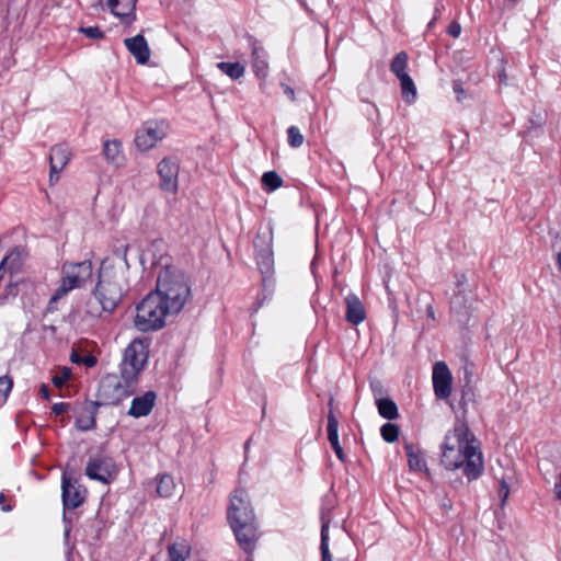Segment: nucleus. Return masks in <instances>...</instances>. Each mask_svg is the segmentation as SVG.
I'll return each mask as SVG.
<instances>
[{
    "instance_id": "nucleus-17",
    "label": "nucleus",
    "mask_w": 561,
    "mask_h": 561,
    "mask_svg": "<svg viewBox=\"0 0 561 561\" xmlns=\"http://www.w3.org/2000/svg\"><path fill=\"white\" fill-rule=\"evenodd\" d=\"M156 399L157 394L153 391H147L145 394L134 398L127 412L128 415L136 419L149 415L156 404Z\"/></svg>"
},
{
    "instance_id": "nucleus-37",
    "label": "nucleus",
    "mask_w": 561,
    "mask_h": 561,
    "mask_svg": "<svg viewBox=\"0 0 561 561\" xmlns=\"http://www.w3.org/2000/svg\"><path fill=\"white\" fill-rule=\"evenodd\" d=\"M71 370L68 367L62 368L58 374L53 376L51 382L56 388H61L70 378Z\"/></svg>"
},
{
    "instance_id": "nucleus-9",
    "label": "nucleus",
    "mask_w": 561,
    "mask_h": 561,
    "mask_svg": "<svg viewBox=\"0 0 561 561\" xmlns=\"http://www.w3.org/2000/svg\"><path fill=\"white\" fill-rule=\"evenodd\" d=\"M93 275V265L90 260L82 262H65L61 266V278H64L72 287L80 288L85 282L91 279Z\"/></svg>"
},
{
    "instance_id": "nucleus-8",
    "label": "nucleus",
    "mask_w": 561,
    "mask_h": 561,
    "mask_svg": "<svg viewBox=\"0 0 561 561\" xmlns=\"http://www.w3.org/2000/svg\"><path fill=\"white\" fill-rule=\"evenodd\" d=\"M168 124L162 121H149L137 130L135 144L138 149L147 151L168 135Z\"/></svg>"
},
{
    "instance_id": "nucleus-23",
    "label": "nucleus",
    "mask_w": 561,
    "mask_h": 561,
    "mask_svg": "<svg viewBox=\"0 0 561 561\" xmlns=\"http://www.w3.org/2000/svg\"><path fill=\"white\" fill-rule=\"evenodd\" d=\"M170 561H185L191 554V545L185 539H176L168 547Z\"/></svg>"
},
{
    "instance_id": "nucleus-45",
    "label": "nucleus",
    "mask_w": 561,
    "mask_h": 561,
    "mask_svg": "<svg viewBox=\"0 0 561 561\" xmlns=\"http://www.w3.org/2000/svg\"><path fill=\"white\" fill-rule=\"evenodd\" d=\"M454 92L457 94V100L460 101L465 95V90L459 82H454Z\"/></svg>"
},
{
    "instance_id": "nucleus-29",
    "label": "nucleus",
    "mask_w": 561,
    "mask_h": 561,
    "mask_svg": "<svg viewBox=\"0 0 561 561\" xmlns=\"http://www.w3.org/2000/svg\"><path fill=\"white\" fill-rule=\"evenodd\" d=\"M400 80V87L402 91V98L408 103H413L416 99L417 92L416 87L412 80V78L408 76H402Z\"/></svg>"
},
{
    "instance_id": "nucleus-2",
    "label": "nucleus",
    "mask_w": 561,
    "mask_h": 561,
    "mask_svg": "<svg viewBox=\"0 0 561 561\" xmlns=\"http://www.w3.org/2000/svg\"><path fill=\"white\" fill-rule=\"evenodd\" d=\"M440 449V462L447 470L462 468L469 481L477 480L482 474L484 463L479 443L463 420H456L453 428L445 435Z\"/></svg>"
},
{
    "instance_id": "nucleus-31",
    "label": "nucleus",
    "mask_w": 561,
    "mask_h": 561,
    "mask_svg": "<svg viewBox=\"0 0 561 561\" xmlns=\"http://www.w3.org/2000/svg\"><path fill=\"white\" fill-rule=\"evenodd\" d=\"M328 439L330 442V445H334L340 443L339 442V422L332 410L328 414Z\"/></svg>"
},
{
    "instance_id": "nucleus-16",
    "label": "nucleus",
    "mask_w": 561,
    "mask_h": 561,
    "mask_svg": "<svg viewBox=\"0 0 561 561\" xmlns=\"http://www.w3.org/2000/svg\"><path fill=\"white\" fill-rule=\"evenodd\" d=\"M124 44L139 65H145L149 61L150 48L146 38L141 34L125 38Z\"/></svg>"
},
{
    "instance_id": "nucleus-40",
    "label": "nucleus",
    "mask_w": 561,
    "mask_h": 561,
    "mask_svg": "<svg viewBox=\"0 0 561 561\" xmlns=\"http://www.w3.org/2000/svg\"><path fill=\"white\" fill-rule=\"evenodd\" d=\"M508 495H510V486H508L507 482L504 479H502L500 481V488H499V496H500L502 505L505 504Z\"/></svg>"
},
{
    "instance_id": "nucleus-48",
    "label": "nucleus",
    "mask_w": 561,
    "mask_h": 561,
    "mask_svg": "<svg viewBox=\"0 0 561 561\" xmlns=\"http://www.w3.org/2000/svg\"><path fill=\"white\" fill-rule=\"evenodd\" d=\"M7 497L4 493L0 492V507L3 512H10L12 508L10 505H5Z\"/></svg>"
},
{
    "instance_id": "nucleus-6",
    "label": "nucleus",
    "mask_w": 561,
    "mask_h": 561,
    "mask_svg": "<svg viewBox=\"0 0 561 561\" xmlns=\"http://www.w3.org/2000/svg\"><path fill=\"white\" fill-rule=\"evenodd\" d=\"M149 356L148 346L139 339L133 340L125 348L119 366V373L129 380L138 382L139 375L147 365Z\"/></svg>"
},
{
    "instance_id": "nucleus-49",
    "label": "nucleus",
    "mask_w": 561,
    "mask_h": 561,
    "mask_svg": "<svg viewBox=\"0 0 561 561\" xmlns=\"http://www.w3.org/2000/svg\"><path fill=\"white\" fill-rule=\"evenodd\" d=\"M71 529L72 528H66L65 529V534H64L65 543H66V546L68 547L69 550L73 549V545L70 543V533H71Z\"/></svg>"
},
{
    "instance_id": "nucleus-54",
    "label": "nucleus",
    "mask_w": 561,
    "mask_h": 561,
    "mask_svg": "<svg viewBox=\"0 0 561 561\" xmlns=\"http://www.w3.org/2000/svg\"><path fill=\"white\" fill-rule=\"evenodd\" d=\"M545 123V119L542 117H539V121H537L538 125H542Z\"/></svg>"
},
{
    "instance_id": "nucleus-10",
    "label": "nucleus",
    "mask_w": 561,
    "mask_h": 561,
    "mask_svg": "<svg viewBox=\"0 0 561 561\" xmlns=\"http://www.w3.org/2000/svg\"><path fill=\"white\" fill-rule=\"evenodd\" d=\"M87 490L72 479L67 471L61 477V497L65 510H75L79 507L85 499Z\"/></svg>"
},
{
    "instance_id": "nucleus-27",
    "label": "nucleus",
    "mask_w": 561,
    "mask_h": 561,
    "mask_svg": "<svg viewBox=\"0 0 561 561\" xmlns=\"http://www.w3.org/2000/svg\"><path fill=\"white\" fill-rule=\"evenodd\" d=\"M75 288L72 285L68 284L64 278L60 279L59 286L53 294V296L49 299L48 302V310L54 311L57 309V304L59 300L65 298L70 291H72Z\"/></svg>"
},
{
    "instance_id": "nucleus-55",
    "label": "nucleus",
    "mask_w": 561,
    "mask_h": 561,
    "mask_svg": "<svg viewBox=\"0 0 561 561\" xmlns=\"http://www.w3.org/2000/svg\"><path fill=\"white\" fill-rule=\"evenodd\" d=\"M250 440H248L244 445V448L247 449L249 447Z\"/></svg>"
},
{
    "instance_id": "nucleus-56",
    "label": "nucleus",
    "mask_w": 561,
    "mask_h": 561,
    "mask_svg": "<svg viewBox=\"0 0 561 561\" xmlns=\"http://www.w3.org/2000/svg\"><path fill=\"white\" fill-rule=\"evenodd\" d=\"M506 79V76L505 75H501V80H505Z\"/></svg>"
},
{
    "instance_id": "nucleus-53",
    "label": "nucleus",
    "mask_w": 561,
    "mask_h": 561,
    "mask_svg": "<svg viewBox=\"0 0 561 561\" xmlns=\"http://www.w3.org/2000/svg\"><path fill=\"white\" fill-rule=\"evenodd\" d=\"M81 359L82 358L78 354H76V353L71 354V362L72 363H81Z\"/></svg>"
},
{
    "instance_id": "nucleus-38",
    "label": "nucleus",
    "mask_w": 561,
    "mask_h": 561,
    "mask_svg": "<svg viewBox=\"0 0 561 561\" xmlns=\"http://www.w3.org/2000/svg\"><path fill=\"white\" fill-rule=\"evenodd\" d=\"M19 256L20 253L18 251H11L10 254L3 257V260L0 263V279L3 277L7 264L15 263V266H18Z\"/></svg>"
},
{
    "instance_id": "nucleus-34",
    "label": "nucleus",
    "mask_w": 561,
    "mask_h": 561,
    "mask_svg": "<svg viewBox=\"0 0 561 561\" xmlns=\"http://www.w3.org/2000/svg\"><path fill=\"white\" fill-rule=\"evenodd\" d=\"M288 135V144L293 148H299L304 144V135L300 133L299 128L296 126H290L287 129Z\"/></svg>"
},
{
    "instance_id": "nucleus-41",
    "label": "nucleus",
    "mask_w": 561,
    "mask_h": 561,
    "mask_svg": "<svg viewBox=\"0 0 561 561\" xmlns=\"http://www.w3.org/2000/svg\"><path fill=\"white\" fill-rule=\"evenodd\" d=\"M69 410L70 404L67 402H58L51 407V411L56 416L67 413Z\"/></svg>"
},
{
    "instance_id": "nucleus-36",
    "label": "nucleus",
    "mask_w": 561,
    "mask_h": 561,
    "mask_svg": "<svg viewBox=\"0 0 561 561\" xmlns=\"http://www.w3.org/2000/svg\"><path fill=\"white\" fill-rule=\"evenodd\" d=\"M329 528H321V543H320V550H321V558L322 561H332L331 553L329 551Z\"/></svg>"
},
{
    "instance_id": "nucleus-15",
    "label": "nucleus",
    "mask_w": 561,
    "mask_h": 561,
    "mask_svg": "<svg viewBox=\"0 0 561 561\" xmlns=\"http://www.w3.org/2000/svg\"><path fill=\"white\" fill-rule=\"evenodd\" d=\"M138 0H106L110 12L126 24L136 21V4Z\"/></svg>"
},
{
    "instance_id": "nucleus-25",
    "label": "nucleus",
    "mask_w": 561,
    "mask_h": 561,
    "mask_svg": "<svg viewBox=\"0 0 561 561\" xmlns=\"http://www.w3.org/2000/svg\"><path fill=\"white\" fill-rule=\"evenodd\" d=\"M103 153L107 161L121 163L123 160L122 144L118 140H106L103 145Z\"/></svg>"
},
{
    "instance_id": "nucleus-33",
    "label": "nucleus",
    "mask_w": 561,
    "mask_h": 561,
    "mask_svg": "<svg viewBox=\"0 0 561 561\" xmlns=\"http://www.w3.org/2000/svg\"><path fill=\"white\" fill-rule=\"evenodd\" d=\"M381 437L387 443H394L399 438V426L394 423H386L380 428Z\"/></svg>"
},
{
    "instance_id": "nucleus-57",
    "label": "nucleus",
    "mask_w": 561,
    "mask_h": 561,
    "mask_svg": "<svg viewBox=\"0 0 561 561\" xmlns=\"http://www.w3.org/2000/svg\"><path fill=\"white\" fill-rule=\"evenodd\" d=\"M245 561H253V560H252V558L249 557Z\"/></svg>"
},
{
    "instance_id": "nucleus-21",
    "label": "nucleus",
    "mask_w": 561,
    "mask_h": 561,
    "mask_svg": "<svg viewBox=\"0 0 561 561\" xmlns=\"http://www.w3.org/2000/svg\"><path fill=\"white\" fill-rule=\"evenodd\" d=\"M252 49V68L255 76L260 79H265L268 73V64L266 60V53L263 47L259 46L256 41L250 39Z\"/></svg>"
},
{
    "instance_id": "nucleus-24",
    "label": "nucleus",
    "mask_w": 561,
    "mask_h": 561,
    "mask_svg": "<svg viewBox=\"0 0 561 561\" xmlns=\"http://www.w3.org/2000/svg\"><path fill=\"white\" fill-rule=\"evenodd\" d=\"M176 485L170 474H160L157 477V494L160 497H171L175 493Z\"/></svg>"
},
{
    "instance_id": "nucleus-7",
    "label": "nucleus",
    "mask_w": 561,
    "mask_h": 561,
    "mask_svg": "<svg viewBox=\"0 0 561 561\" xmlns=\"http://www.w3.org/2000/svg\"><path fill=\"white\" fill-rule=\"evenodd\" d=\"M227 516L230 526H252L255 514L245 490L237 489L232 492Z\"/></svg>"
},
{
    "instance_id": "nucleus-30",
    "label": "nucleus",
    "mask_w": 561,
    "mask_h": 561,
    "mask_svg": "<svg viewBox=\"0 0 561 561\" xmlns=\"http://www.w3.org/2000/svg\"><path fill=\"white\" fill-rule=\"evenodd\" d=\"M217 68L233 80L241 78L245 71L240 62L221 61L217 64Z\"/></svg>"
},
{
    "instance_id": "nucleus-39",
    "label": "nucleus",
    "mask_w": 561,
    "mask_h": 561,
    "mask_svg": "<svg viewBox=\"0 0 561 561\" xmlns=\"http://www.w3.org/2000/svg\"><path fill=\"white\" fill-rule=\"evenodd\" d=\"M79 32L92 39H101L104 37V32L99 26L80 27Z\"/></svg>"
},
{
    "instance_id": "nucleus-43",
    "label": "nucleus",
    "mask_w": 561,
    "mask_h": 561,
    "mask_svg": "<svg viewBox=\"0 0 561 561\" xmlns=\"http://www.w3.org/2000/svg\"><path fill=\"white\" fill-rule=\"evenodd\" d=\"M283 90H284V93L287 95V98L290 100V101H295L296 100V95H295V91L293 88H290L289 85L285 84V83H282L280 84Z\"/></svg>"
},
{
    "instance_id": "nucleus-47",
    "label": "nucleus",
    "mask_w": 561,
    "mask_h": 561,
    "mask_svg": "<svg viewBox=\"0 0 561 561\" xmlns=\"http://www.w3.org/2000/svg\"><path fill=\"white\" fill-rule=\"evenodd\" d=\"M39 392H41V396L43 399H45V400L50 399L49 388L46 383L41 385Z\"/></svg>"
},
{
    "instance_id": "nucleus-52",
    "label": "nucleus",
    "mask_w": 561,
    "mask_h": 561,
    "mask_svg": "<svg viewBox=\"0 0 561 561\" xmlns=\"http://www.w3.org/2000/svg\"><path fill=\"white\" fill-rule=\"evenodd\" d=\"M556 262H557L558 270L561 272V251L557 253Z\"/></svg>"
},
{
    "instance_id": "nucleus-20",
    "label": "nucleus",
    "mask_w": 561,
    "mask_h": 561,
    "mask_svg": "<svg viewBox=\"0 0 561 561\" xmlns=\"http://www.w3.org/2000/svg\"><path fill=\"white\" fill-rule=\"evenodd\" d=\"M236 540L239 547L248 554L251 556L255 548L256 542L260 538V534L256 528H232Z\"/></svg>"
},
{
    "instance_id": "nucleus-13",
    "label": "nucleus",
    "mask_w": 561,
    "mask_h": 561,
    "mask_svg": "<svg viewBox=\"0 0 561 561\" xmlns=\"http://www.w3.org/2000/svg\"><path fill=\"white\" fill-rule=\"evenodd\" d=\"M70 160V151L65 145H56L51 148L49 154V181L55 183L59 180V173L68 164Z\"/></svg>"
},
{
    "instance_id": "nucleus-44",
    "label": "nucleus",
    "mask_w": 561,
    "mask_h": 561,
    "mask_svg": "<svg viewBox=\"0 0 561 561\" xmlns=\"http://www.w3.org/2000/svg\"><path fill=\"white\" fill-rule=\"evenodd\" d=\"M332 449L334 450L336 457L341 460V461H344L345 460V455H344V451H343V448L341 447L340 443L337 444H334V445H331Z\"/></svg>"
},
{
    "instance_id": "nucleus-28",
    "label": "nucleus",
    "mask_w": 561,
    "mask_h": 561,
    "mask_svg": "<svg viewBox=\"0 0 561 561\" xmlns=\"http://www.w3.org/2000/svg\"><path fill=\"white\" fill-rule=\"evenodd\" d=\"M408 54L405 51H400L392 59L390 65V70L392 73L397 76L398 79L402 78V76H408L407 67H408Z\"/></svg>"
},
{
    "instance_id": "nucleus-18",
    "label": "nucleus",
    "mask_w": 561,
    "mask_h": 561,
    "mask_svg": "<svg viewBox=\"0 0 561 561\" xmlns=\"http://www.w3.org/2000/svg\"><path fill=\"white\" fill-rule=\"evenodd\" d=\"M112 463L104 458L91 459L85 467V474L92 480L106 483L111 477Z\"/></svg>"
},
{
    "instance_id": "nucleus-12",
    "label": "nucleus",
    "mask_w": 561,
    "mask_h": 561,
    "mask_svg": "<svg viewBox=\"0 0 561 561\" xmlns=\"http://www.w3.org/2000/svg\"><path fill=\"white\" fill-rule=\"evenodd\" d=\"M433 388L438 399H447L451 394L453 376L447 364L439 360L433 366Z\"/></svg>"
},
{
    "instance_id": "nucleus-42",
    "label": "nucleus",
    "mask_w": 561,
    "mask_h": 561,
    "mask_svg": "<svg viewBox=\"0 0 561 561\" xmlns=\"http://www.w3.org/2000/svg\"><path fill=\"white\" fill-rule=\"evenodd\" d=\"M447 33L454 38L459 37L461 33L460 24L456 21H453L447 28Z\"/></svg>"
},
{
    "instance_id": "nucleus-51",
    "label": "nucleus",
    "mask_w": 561,
    "mask_h": 561,
    "mask_svg": "<svg viewBox=\"0 0 561 561\" xmlns=\"http://www.w3.org/2000/svg\"><path fill=\"white\" fill-rule=\"evenodd\" d=\"M426 314L428 318H431L432 320H435V312H434V308L432 305H428L427 308H426Z\"/></svg>"
},
{
    "instance_id": "nucleus-46",
    "label": "nucleus",
    "mask_w": 561,
    "mask_h": 561,
    "mask_svg": "<svg viewBox=\"0 0 561 561\" xmlns=\"http://www.w3.org/2000/svg\"><path fill=\"white\" fill-rule=\"evenodd\" d=\"M81 362L87 366V367H93L95 364H96V358L93 356V355H88V356H84Z\"/></svg>"
},
{
    "instance_id": "nucleus-32",
    "label": "nucleus",
    "mask_w": 561,
    "mask_h": 561,
    "mask_svg": "<svg viewBox=\"0 0 561 561\" xmlns=\"http://www.w3.org/2000/svg\"><path fill=\"white\" fill-rule=\"evenodd\" d=\"M262 183L270 191H275L283 185V180L277 172L268 171L262 175Z\"/></svg>"
},
{
    "instance_id": "nucleus-3",
    "label": "nucleus",
    "mask_w": 561,
    "mask_h": 561,
    "mask_svg": "<svg viewBox=\"0 0 561 561\" xmlns=\"http://www.w3.org/2000/svg\"><path fill=\"white\" fill-rule=\"evenodd\" d=\"M154 293L160 294L171 312L178 313L190 298L191 287L184 273L164 267L159 273Z\"/></svg>"
},
{
    "instance_id": "nucleus-4",
    "label": "nucleus",
    "mask_w": 561,
    "mask_h": 561,
    "mask_svg": "<svg viewBox=\"0 0 561 561\" xmlns=\"http://www.w3.org/2000/svg\"><path fill=\"white\" fill-rule=\"evenodd\" d=\"M169 313L172 312L165 300L160 294L151 291L137 306L135 327L142 332L161 329Z\"/></svg>"
},
{
    "instance_id": "nucleus-50",
    "label": "nucleus",
    "mask_w": 561,
    "mask_h": 561,
    "mask_svg": "<svg viewBox=\"0 0 561 561\" xmlns=\"http://www.w3.org/2000/svg\"><path fill=\"white\" fill-rule=\"evenodd\" d=\"M264 263L266 264V267L268 268L270 267V264H271V253L270 252H266L264 254H261Z\"/></svg>"
},
{
    "instance_id": "nucleus-1",
    "label": "nucleus",
    "mask_w": 561,
    "mask_h": 561,
    "mask_svg": "<svg viewBox=\"0 0 561 561\" xmlns=\"http://www.w3.org/2000/svg\"><path fill=\"white\" fill-rule=\"evenodd\" d=\"M128 244L116 248L111 256L102 261L99 270V280L93 293L98 305L92 301L88 304V313L92 317H100L102 312L111 313L121 302L128 287Z\"/></svg>"
},
{
    "instance_id": "nucleus-26",
    "label": "nucleus",
    "mask_w": 561,
    "mask_h": 561,
    "mask_svg": "<svg viewBox=\"0 0 561 561\" xmlns=\"http://www.w3.org/2000/svg\"><path fill=\"white\" fill-rule=\"evenodd\" d=\"M378 413L387 420H394L399 416L396 402L389 398L376 400Z\"/></svg>"
},
{
    "instance_id": "nucleus-5",
    "label": "nucleus",
    "mask_w": 561,
    "mask_h": 561,
    "mask_svg": "<svg viewBox=\"0 0 561 561\" xmlns=\"http://www.w3.org/2000/svg\"><path fill=\"white\" fill-rule=\"evenodd\" d=\"M137 383L125 378L122 373L107 375L99 386V402L101 405H116L135 393Z\"/></svg>"
},
{
    "instance_id": "nucleus-14",
    "label": "nucleus",
    "mask_w": 561,
    "mask_h": 561,
    "mask_svg": "<svg viewBox=\"0 0 561 561\" xmlns=\"http://www.w3.org/2000/svg\"><path fill=\"white\" fill-rule=\"evenodd\" d=\"M101 407L99 401L83 403L77 411L76 426L82 431H91L96 425L98 409Z\"/></svg>"
},
{
    "instance_id": "nucleus-22",
    "label": "nucleus",
    "mask_w": 561,
    "mask_h": 561,
    "mask_svg": "<svg viewBox=\"0 0 561 561\" xmlns=\"http://www.w3.org/2000/svg\"><path fill=\"white\" fill-rule=\"evenodd\" d=\"M404 450H405V454L408 457L409 468L412 471L428 472V469L426 467V461H425L422 453L420 451V449L416 446H414L410 443H405Z\"/></svg>"
},
{
    "instance_id": "nucleus-19",
    "label": "nucleus",
    "mask_w": 561,
    "mask_h": 561,
    "mask_svg": "<svg viewBox=\"0 0 561 561\" xmlns=\"http://www.w3.org/2000/svg\"><path fill=\"white\" fill-rule=\"evenodd\" d=\"M346 312L345 319L354 325H358L366 319V311L363 302L357 295L350 293L345 297Z\"/></svg>"
},
{
    "instance_id": "nucleus-58",
    "label": "nucleus",
    "mask_w": 561,
    "mask_h": 561,
    "mask_svg": "<svg viewBox=\"0 0 561 561\" xmlns=\"http://www.w3.org/2000/svg\"><path fill=\"white\" fill-rule=\"evenodd\" d=\"M301 4L305 2V0H298Z\"/></svg>"
},
{
    "instance_id": "nucleus-11",
    "label": "nucleus",
    "mask_w": 561,
    "mask_h": 561,
    "mask_svg": "<svg viewBox=\"0 0 561 561\" xmlns=\"http://www.w3.org/2000/svg\"><path fill=\"white\" fill-rule=\"evenodd\" d=\"M179 161L174 158H163L157 167L160 176V188L163 192L175 194L179 188Z\"/></svg>"
},
{
    "instance_id": "nucleus-35",
    "label": "nucleus",
    "mask_w": 561,
    "mask_h": 561,
    "mask_svg": "<svg viewBox=\"0 0 561 561\" xmlns=\"http://www.w3.org/2000/svg\"><path fill=\"white\" fill-rule=\"evenodd\" d=\"M13 388V379L8 376L0 377V402H5Z\"/></svg>"
}]
</instances>
